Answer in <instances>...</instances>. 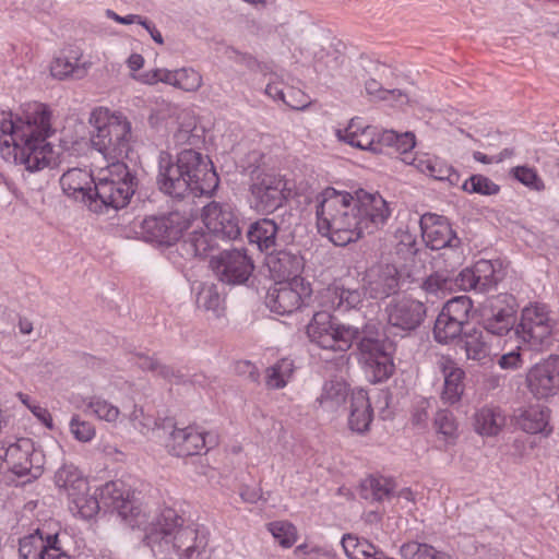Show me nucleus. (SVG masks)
Listing matches in <instances>:
<instances>
[{
    "label": "nucleus",
    "instance_id": "f257e3e1",
    "mask_svg": "<svg viewBox=\"0 0 559 559\" xmlns=\"http://www.w3.org/2000/svg\"><path fill=\"white\" fill-rule=\"evenodd\" d=\"M55 132L52 110L46 104L32 103L21 114H2L0 156L32 174L58 166L60 154L49 141Z\"/></svg>",
    "mask_w": 559,
    "mask_h": 559
},
{
    "label": "nucleus",
    "instance_id": "f03ea898",
    "mask_svg": "<svg viewBox=\"0 0 559 559\" xmlns=\"http://www.w3.org/2000/svg\"><path fill=\"white\" fill-rule=\"evenodd\" d=\"M157 183L162 191L174 198L210 195L219 179L212 160L193 148L178 153L176 162L167 154L159 157Z\"/></svg>",
    "mask_w": 559,
    "mask_h": 559
},
{
    "label": "nucleus",
    "instance_id": "7ed1b4c3",
    "mask_svg": "<svg viewBox=\"0 0 559 559\" xmlns=\"http://www.w3.org/2000/svg\"><path fill=\"white\" fill-rule=\"evenodd\" d=\"M144 540L156 556L175 554L179 559L198 558L206 547L205 535L192 525H186L176 511L166 509L154 521L141 527Z\"/></svg>",
    "mask_w": 559,
    "mask_h": 559
},
{
    "label": "nucleus",
    "instance_id": "20e7f679",
    "mask_svg": "<svg viewBox=\"0 0 559 559\" xmlns=\"http://www.w3.org/2000/svg\"><path fill=\"white\" fill-rule=\"evenodd\" d=\"M317 226L336 246L360 239L355 193L329 187L316 195Z\"/></svg>",
    "mask_w": 559,
    "mask_h": 559
},
{
    "label": "nucleus",
    "instance_id": "39448f33",
    "mask_svg": "<svg viewBox=\"0 0 559 559\" xmlns=\"http://www.w3.org/2000/svg\"><path fill=\"white\" fill-rule=\"evenodd\" d=\"M90 143L105 159L122 162L132 143V123L119 110L105 106L94 108L88 116Z\"/></svg>",
    "mask_w": 559,
    "mask_h": 559
},
{
    "label": "nucleus",
    "instance_id": "423d86ee",
    "mask_svg": "<svg viewBox=\"0 0 559 559\" xmlns=\"http://www.w3.org/2000/svg\"><path fill=\"white\" fill-rule=\"evenodd\" d=\"M311 344L335 354L346 353L358 340L360 330L352 324L341 322L326 311L313 314L306 328Z\"/></svg>",
    "mask_w": 559,
    "mask_h": 559
},
{
    "label": "nucleus",
    "instance_id": "0eeeda50",
    "mask_svg": "<svg viewBox=\"0 0 559 559\" xmlns=\"http://www.w3.org/2000/svg\"><path fill=\"white\" fill-rule=\"evenodd\" d=\"M94 189L103 205L122 209L134 193V177L123 162H111L99 170Z\"/></svg>",
    "mask_w": 559,
    "mask_h": 559
},
{
    "label": "nucleus",
    "instance_id": "6e6552de",
    "mask_svg": "<svg viewBox=\"0 0 559 559\" xmlns=\"http://www.w3.org/2000/svg\"><path fill=\"white\" fill-rule=\"evenodd\" d=\"M368 326L358 343L359 361L371 383L386 381L394 371L392 344L384 338L368 334Z\"/></svg>",
    "mask_w": 559,
    "mask_h": 559
},
{
    "label": "nucleus",
    "instance_id": "1a4fd4ad",
    "mask_svg": "<svg viewBox=\"0 0 559 559\" xmlns=\"http://www.w3.org/2000/svg\"><path fill=\"white\" fill-rule=\"evenodd\" d=\"M290 193L288 181L275 173L259 174L250 186V206L259 213H273Z\"/></svg>",
    "mask_w": 559,
    "mask_h": 559
},
{
    "label": "nucleus",
    "instance_id": "9d476101",
    "mask_svg": "<svg viewBox=\"0 0 559 559\" xmlns=\"http://www.w3.org/2000/svg\"><path fill=\"white\" fill-rule=\"evenodd\" d=\"M472 309L473 301L468 296H457L448 300L436 319L435 340L440 344H449L462 335Z\"/></svg>",
    "mask_w": 559,
    "mask_h": 559
},
{
    "label": "nucleus",
    "instance_id": "9b49d317",
    "mask_svg": "<svg viewBox=\"0 0 559 559\" xmlns=\"http://www.w3.org/2000/svg\"><path fill=\"white\" fill-rule=\"evenodd\" d=\"M104 503L115 509L132 528H141L147 523V514L134 498V492L121 480L108 481L99 489Z\"/></svg>",
    "mask_w": 559,
    "mask_h": 559
},
{
    "label": "nucleus",
    "instance_id": "f8f14e48",
    "mask_svg": "<svg viewBox=\"0 0 559 559\" xmlns=\"http://www.w3.org/2000/svg\"><path fill=\"white\" fill-rule=\"evenodd\" d=\"M311 293L310 284L304 277L294 275L290 280L275 284L267 294L266 305L272 312L289 314L300 309Z\"/></svg>",
    "mask_w": 559,
    "mask_h": 559
},
{
    "label": "nucleus",
    "instance_id": "ddd939ff",
    "mask_svg": "<svg viewBox=\"0 0 559 559\" xmlns=\"http://www.w3.org/2000/svg\"><path fill=\"white\" fill-rule=\"evenodd\" d=\"M358 207V225L360 238L364 234H373L381 229L391 216V209L378 192L358 190L355 192Z\"/></svg>",
    "mask_w": 559,
    "mask_h": 559
},
{
    "label": "nucleus",
    "instance_id": "4468645a",
    "mask_svg": "<svg viewBox=\"0 0 559 559\" xmlns=\"http://www.w3.org/2000/svg\"><path fill=\"white\" fill-rule=\"evenodd\" d=\"M5 462L15 475L37 478L43 473L45 455L31 439L22 438L7 448Z\"/></svg>",
    "mask_w": 559,
    "mask_h": 559
},
{
    "label": "nucleus",
    "instance_id": "2eb2a0df",
    "mask_svg": "<svg viewBox=\"0 0 559 559\" xmlns=\"http://www.w3.org/2000/svg\"><path fill=\"white\" fill-rule=\"evenodd\" d=\"M201 216L211 234L229 240L240 236V221L233 205L213 201L203 207Z\"/></svg>",
    "mask_w": 559,
    "mask_h": 559
},
{
    "label": "nucleus",
    "instance_id": "dca6fc26",
    "mask_svg": "<svg viewBox=\"0 0 559 559\" xmlns=\"http://www.w3.org/2000/svg\"><path fill=\"white\" fill-rule=\"evenodd\" d=\"M526 385L536 399H548L559 392V355L551 354L536 362L526 374Z\"/></svg>",
    "mask_w": 559,
    "mask_h": 559
},
{
    "label": "nucleus",
    "instance_id": "f3484780",
    "mask_svg": "<svg viewBox=\"0 0 559 559\" xmlns=\"http://www.w3.org/2000/svg\"><path fill=\"white\" fill-rule=\"evenodd\" d=\"M385 312L390 326L401 332H412L424 322L427 309L424 302L417 299L399 297L389 302Z\"/></svg>",
    "mask_w": 559,
    "mask_h": 559
},
{
    "label": "nucleus",
    "instance_id": "a211bd4d",
    "mask_svg": "<svg viewBox=\"0 0 559 559\" xmlns=\"http://www.w3.org/2000/svg\"><path fill=\"white\" fill-rule=\"evenodd\" d=\"M140 227L141 236L146 241L171 246L180 239L187 226L178 213H171L167 216L144 218Z\"/></svg>",
    "mask_w": 559,
    "mask_h": 559
},
{
    "label": "nucleus",
    "instance_id": "6ab92c4d",
    "mask_svg": "<svg viewBox=\"0 0 559 559\" xmlns=\"http://www.w3.org/2000/svg\"><path fill=\"white\" fill-rule=\"evenodd\" d=\"M551 324L546 305L526 307V350L542 352L552 344Z\"/></svg>",
    "mask_w": 559,
    "mask_h": 559
},
{
    "label": "nucleus",
    "instance_id": "aec40b11",
    "mask_svg": "<svg viewBox=\"0 0 559 559\" xmlns=\"http://www.w3.org/2000/svg\"><path fill=\"white\" fill-rule=\"evenodd\" d=\"M334 135L338 141L353 147L372 153H382V130L367 124L360 118H353L345 128H336Z\"/></svg>",
    "mask_w": 559,
    "mask_h": 559
},
{
    "label": "nucleus",
    "instance_id": "412c9836",
    "mask_svg": "<svg viewBox=\"0 0 559 559\" xmlns=\"http://www.w3.org/2000/svg\"><path fill=\"white\" fill-rule=\"evenodd\" d=\"M437 366L443 377L441 401L447 405L457 404L465 391V370L450 355H441Z\"/></svg>",
    "mask_w": 559,
    "mask_h": 559
},
{
    "label": "nucleus",
    "instance_id": "4be33fe9",
    "mask_svg": "<svg viewBox=\"0 0 559 559\" xmlns=\"http://www.w3.org/2000/svg\"><path fill=\"white\" fill-rule=\"evenodd\" d=\"M213 267L221 281L228 284L245 283L253 271L251 260L240 250L222 252L213 261Z\"/></svg>",
    "mask_w": 559,
    "mask_h": 559
},
{
    "label": "nucleus",
    "instance_id": "5701e85b",
    "mask_svg": "<svg viewBox=\"0 0 559 559\" xmlns=\"http://www.w3.org/2000/svg\"><path fill=\"white\" fill-rule=\"evenodd\" d=\"M491 316L485 319L487 333L503 335L515 324L518 305L512 296H498L490 300Z\"/></svg>",
    "mask_w": 559,
    "mask_h": 559
},
{
    "label": "nucleus",
    "instance_id": "b1692460",
    "mask_svg": "<svg viewBox=\"0 0 559 559\" xmlns=\"http://www.w3.org/2000/svg\"><path fill=\"white\" fill-rule=\"evenodd\" d=\"M95 183L96 180L86 168H71L60 178V186L64 194L74 200L90 203V205L97 202L96 199H93Z\"/></svg>",
    "mask_w": 559,
    "mask_h": 559
},
{
    "label": "nucleus",
    "instance_id": "393cba45",
    "mask_svg": "<svg viewBox=\"0 0 559 559\" xmlns=\"http://www.w3.org/2000/svg\"><path fill=\"white\" fill-rule=\"evenodd\" d=\"M167 447L177 456L198 455L206 451V433L194 426L175 428L170 433Z\"/></svg>",
    "mask_w": 559,
    "mask_h": 559
},
{
    "label": "nucleus",
    "instance_id": "a878e982",
    "mask_svg": "<svg viewBox=\"0 0 559 559\" xmlns=\"http://www.w3.org/2000/svg\"><path fill=\"white\" fill-rule=\"evenodd\" d=\"M420 229L425 243L432 250L451 246L455 239L454 231L443 216L427 213L420 217Z\"/></svg>",
    "mask_w": 559,
    "mask_h": 559
},
{
    "label": "nucleus",
    "instance_id": "bb28decb",
    "mask_svg": "<svg viewBox=\"0 0 559 559\" xmlns=\"http://www.w3.org/2000/svg\"><path fill=\"white\" fill-rule=\"evenodd\" d=\"M58 535L44 536L40 530L20 540L19 551L23 559H59Z\"/></svg>",
    "mask_w": 559,
    "mask_h": 559
},
{
    "label": "nucleus",
    "instance_id": "cd10ccee",
    "mask_svg": "<svg viewBox=\"0 0 559 559\" xmlns=\"http://www.w3.org/2000/svg\"><path fill=\"white\" fill-rule=\"evenodd\" d=\"M373 418L368 393L362 389L350 392L348 427L352 431L362 433L367 431Z\"/></svg>",
    "mask_w": 559,
    "mask_h": 559
},
{
    "label": "nucleus",
    "instance_id": "c85d7f7f",
    "mask_svg": "<svg viewBox=\"0 0 559 559\" xmlns=\"http://www.w3.org/2000/svg\"><path fill=\"white\" fill-rule=\"evenodd\" d=\"M403 163L414 166L418 171L436 179L453 181L456 174L445 160L428 153H418L415 156L403 157Z\"/></svg>",
    "mask_w": 559,
    "mask_h": 559
},
{
    "label": "nucleus",
    "instance_id": "c756f323",
    "mask_svg": "<svg viewBox=\"0 0 559 559\" xmlns=\"http://www.w3.org/2000/svg\"><path fill=\"white\" fill-rule=\"evenodd\" d=\"M176 145L199 147L204 142V129L199 126L194 114L185 109L173 129Z\"/></svg>",
    "mask_w": 559,
    "mask_h": 559
},
{
    "label": "nucleus",
    "instance_id": "7c9ffc66",
    "mask_svg": "<svg viewBox=\"0 0 559 559\" xmlns=\"http://www.w3.org/2000/svg\"><path fill=\"white\" fill-rule=\"evenodd\" d=\"M53 484L68 499L88 489L86 477L73 464L61 465L53 475Z\"/></svg>",
    "mask_w": 559,
    "mask_h": 559
},
{
    "label": "nucleus",
    "instance_id": "2f4dec72",
    "mask_svg": "<svg viewBox=\"0 0 559 559\" xmlns=\"http://www.w3.org/2000/svg\"><path fill=\"white\" fill-rule=\"evenodd\" d=\"M348 384L343 380H331L323 384L321 394L317 397L318 407L328 414L337 413L350 397Z\"/></svg>",
    "mask_w": 559,
    "mask_h": 559
},
{
    "label": "nucleus",
    "instance_id": "473e14b6",
    "mask_svg": "<svg viewBox=\"0 0 559 559\" xmlns=\"http://www.w3.org/2000/svg\"><path fill=\"white\" fill-rule=\"evenodd\" d=\"M400 286L397 271L392 265L368 274L366 292L371 298H383L394 293Z\"/></svg>",
    "mask_w": 559,
    "mask_h": 559
},
{
    "label": "nucleus",
    "instance_id": "72a5a7b5",
    "mask_svg": "<svg viewBox=\"0 0 559 559\" xmlns=\"http://www.w3.org/2000/svg\"><path fill=\"white\" fill-rule=\"evenodd\" d=\"M84 403L88 414L96 420L106 423L111 427H118L124 418L118 405L100 395L88 396L84 400Z\"/></svg>",
    "mask_w": 559,
    "mask_h": 559
},
{
    "label": "nucleus",
    "instance_id": "f704fd0d",
    "mask_svg": "<svg viewBox=\"0 0 559 559\" xmlns=\"http://www.w3.org/2000/svg\"><path fill=\"white\" fill-rule=\"evenodd\" d=\"M461 348L465 352L466 359L483 361L489 357L490 344L487 333L481 329L473 328L462 334Z\"/></svg>",
    "mask_w": 559,
    "mask_h": 559
},
{
    "label": "nucleus",
    "instance_id": "c9c22d12",
    "mask_svg": "<svg viewBox=\"0 0 559 559\" xmlns=\"http://www.w3.org/2000/svg\"><path fill=\"white\" fill-rule=\"evenodd\" d=\"M368 295L366 287L364 290L350 289L340 285L328 287L325 292L326 302L336 310L347 311L361 305L364 296Z\"/></svg>",
    "mask_w": 559,
    "mask_h": 559
},
{
    "label": "nucleus",
    "instance_id": "e433bc0d",
    "mask_svg": "<svg viewBox=\"0 0 559 559\" xmlns=\"http://www.w3.org/2000/svg\"><path fill=\"white\" fill-rule=\"evenodd\" d=\"M265 264L276 283L290 280L300 269L299 260L285 251L267 254Z\"/></svg>",
    "mask_w": 559,
    "mask_h": 559
},
{
    "label": "nucleus",
    "instance_id": "4c0bfd02",
    "mask_svg": "<svg viewBox=\"0 0 559 559\" xmlns=\"http://www.w3.org/2000/svg\"><path fill=\"white\" fill-rule=\"evenodd\" d=\"M80 52H75L72 58L64 56L56 57L50 63V74L57 80H64L70 76L82 79L85 76L91 63H80Z\"/></svg>",
    "mask_w": 559,
    "mask_h": 559
},
{
    "label": "nucleus",
    "instance_id": "58836bf2",
    "mask_svg": "<svg viewBox=\"0 0 559 559\" xmlns=\"http://www.w3.org/2000/svg\"><path fill=\"white\" fill-rule=\"evenodd\" d=\"M433 429L437 440L444 448L454 445L459 439V424L452 412L439 409L433 418Z\"/></svg>",
    "mask_w": 559,
    "mask_h": 559
},
{
    "label": "nucleus",
    "instance_id": "ea45409f",
    "mask_svg": "<svg viewBox=\"0 0 559 559\" xmlns=\"http://www.w3.org/2000/svg\"><path fill=\"white\" fill-rule=\"evenodd\" d=\"M474 429L483 437L497 436L504 426L501 412L492 407H483L474 415Z\"/></svg>",
    "mask_w": 559,
    "mask_h": 559
},
{
    "label": "nucleus",
    "instance_id": "a19ab883",
    "mask_svg": "<svg viewBox=\"0 0 559 559\" xmlns=\"http://www.w3.org/2000/svg\"><path fill=\"white\" fill-rule=\"evenodd\" d=\"M68 502L71 513L83 520L95 518L100 510L98 493L97 491L91 492L90 487L83 492L70 497Z\"/></svg>",
    "mask_w": 559,
    "mask_h": 559
},
{
    "label": "nucleus",
    "instance_id": "79ce46f5",
    "mask_svg": "<svg viewBox=\"0 0 559 559\" xmlns=\"http://www.w3.org/2000/svg\"><path fill=\"white\" fill-rule=\"evenodd\" d=\"M167 85L187 93H194L202 87L203 76L191 67H182L169 70Z\"/></svg>",
    "mask_w": 559,
    "mask_h": 559
},
{
    "label": "nucleus",
    "instance_id": "37998d69",
    "mask_svg": "<svg viewBox=\"0 0 559 559\" xmlns=\"http://www.w3.org/2000/svg\"><path fill=\"white\" fill-rule=\"evenodd\" d=\"M341 545L348 559H378L379 548L364 537L344 534Z\"/></svg>",
    "mask_w": 559,
    "mask_h": 559
},
{
    "label": "nucleus",
    "instance_id": "c03bdc74",
    "mask_svg": "<svg viewBox=\"0 0 559 559\" xmlns=\"http://www.w3.org/2000/svg\"><path fill=\"white\" fill-rule=\"evenodd\" d=\"M276 235L277 225L269 218L254 223L248 233L250 242L255 243L261 251L269 250L275 246Z\"/></svg>",
    "mask_w": 559,
    "mask_h": 559
},
{
    "label": "nucleus",
    "instance_id": "a18cd8bd",
    "mask_svg": "<svg viewBox=\"0 0 559 559\" xmlns=\"http://www.w3.org/2000/svg\"><path fill=\"white\" fill-rule=\"evenodd\" d=\"M420 288L428 298L441 299L454 292V280L448 272H435L421 282Z\"/></svg>",
    "mask_w": 559,
    "mask_h": 559
},
{
    "label": "nucleus",
    "instance_id": "49530a36",
    "mask_svg": "<svg viewBox=\"0 0 559 559\" xmlns=\"http://www.w3.org/2000/svg\"><path fill=\"white\" fill-rule=\"evenodd\" d=\"M183 110L169 102H160L153 108L148 122L157 130L174 129Z\"/></svg>",
    "mask_w": 559,
    "mask_h": 559
},
{
    "label": "nucleus",
    "instance_id": "de8ad7c7",
    "mask_svg": "<svg viewBox=\"0 0 559 559\" xmlns=\"http://www.w3.org/2000/svg\"><path fill=\"white\" fill-rule=\"evenodd\" d=\"M550 411L543 404L531 406L526 411V433L539 435L542 438H547L552 428L549 426Z\"/></svg>",
    "mask_w": 559,
    "mask_h": 559
},
{
    "label": "nucleus",
    "instance_id": "09e8293b",
    "mask_svg": "<svg viewBox=\"0 0 559 559\" xmlns=\"http://www.w3.org/2000/svg\"><path fill=\"white\" fill-rule=\"evenodd\" d=\"M224 300L213 283H203L197 295L198 308L212 312L214 317H221L224 312Z\"/></svg>",
    "mask_w": 559,
    "mask_h": 559
},
{
    "label": "nucleus",
    "instance_id": "8fccbe9b",
    "mask_svg": "<svg viewBox=\"0 0 559 559\" xmlns=\"http://www.w3.org/2000/svg\"><path fill=\"white\" fill-rule=\"evenodd\" d=\"M295 370L294 361L289 358H282L265 370V383L270 389H282L293 378Z\"/></svg>",
    "mask_w": 559,
    "mask_h": 559
},
{
    "label": "nucleus",
    "instance_id": "3c124183",
    "mask_svg": "<svg viewBox=\"0 0 559 559\" xmlns=\"http://www.w3.org/2000/svg\"><path fill=\"white\" fill-rule=\"evenodd\" d=\"M381 141L382 152L385 148L392 147L402 155V160L405 156H412L409 152L416 145L415 135L412 132L399 134L393 130H382Z\"/></svg>",
    "mask_w": 559,
    "mask_h": 559
},
{
    "label": "nucleus",
    "instance_id": "603ef678",
    "mask_svg": "<svg viewBox=\"0 0 559 559\" xmlns=\"http://www.w3.org/2000/svg\"><path fill=\"white\" fill-rule=\"evenodd\" d=\"M266 530L283 548H290L298 539L297 527L285 520L270 522Z\"/></svg>",
    "mask_w": 559,
    "mask_h": 559
},
{
    "label": "nucleus",
    "instance_id": "864d4df0",
    "mask_svg": "<svg viewBox=\"0 0 559 559\" xmlns=\"http://www.w3.org/2000/svg\"><path fill=\"white\" fill-rule=\"evenodd\" d=\"M211 246V239L207 235L193 231L181 243V251L187 258L202 257L209 252Z\"/></svg>",
    "mask_w": 559,
    "mask_h": 559
},
{
    "label": "nucleus",
    "instance_id": "5fc2aeb1",
    "mask_svg": "<svg viewBox=\"0 0 559 559\" xmlns=\"http://www.w3.org/2000/svg\"><path fill=\"white\" fill-rule=\"evenodd\" d=\"M478 290L485 292L492 288L499 281L493 264L489 260H479L474 265Z\"/></svg>",
    "mask_w": 559,
    "mask_h": 559
},
{
    "label": "nucleus",
    "instance_id": "6e6d98bb",
    "mask_svg": "<svg viewBox=\"0 0 559 559\" xmlns=\"http://www.w3.org/2000/svg\"><path fill=\"white\" fill-rule=\"evenodd\" d=\"M69 430L72 437L82 443H90L96 437V427L90 420L74 414L69 421Z\"/></svg>",
    "mask_w": 559,
    "mask_h": 559
},
{
    "label": "nucleus",
    "instance_id": "4d7b16f0",
    "mask_svg": "<svg viewBox=\"0 0 559 559\" xmlns=\"http://www.w3.org/2000/svg\"><path fill=\"white\" fill-rule=\"evenodd\" d=\"M462 188L467 193L480 195H495L500 191V187L484 175L471 176L464 181Z\"/></svg>",
    "mask_w": 559,
    "mask_h": 559
},
{
    "label": "nucleus",
    "instance_id": "13d9d810",
    "mask_svg": "<svg viewBox=\"0 0 559 559\" xmlns=\"http://www.w3.org/2000/svg\"><path fill=\"white\" fill-rule=\"evenodd\" d=\"M294 555L297 559H337L332 547L307 542L298 545L294 550Z\"/></svg>",
    "mask_w": 559,
    "mask_h": 559
},
{
    "label": "nucleus",
    "instance_id": "bf43d9fd",
    "mask_svg": "<svg viewBox=\"0 0 559 559\" xmlns=\"http://www.w3.org/2000/svg\"><path fill=\"white\" fill-rule=\"evenodd\" d=\"M129 425L140 433L146 436L154 428L155 421L151 416L144 414L143 408L136 405L124 416Z\"/></svg>",
    "mask_w": 559,
    "mask_h": 559
},
{
    "label": "nucleus",
    "instance_id": "052dcab7",
    "mask_svg": "<svg viewBox=\"0 0 559 559\" xmlns=\"http://www.w3.org/2000/svg\"><path fill=\"white\" fill-rule=\"evenodd\" d=\"M283 104L294 110H305L311 104V98L304 91L296 87H287L285 90Z\"/></svg>",
    "mask_w": 559,
    "mask_h": 559
},
{
    "label": "nucleus",
    "instance_id": "680f3d73",
    "mask_svg": "<svg viewBox=\"0 0 559 559\" xmlns=\"http://www.w3.org/2000/svg\"><path fill=\"white\" fill-rule=\"evenodd\" d=\"M430 546L427 543L406 542L401 545L400 555L403 559H425L430 551Z\"/></svg>",
    "mask_w": 559,
    "mask_h": 559
},
{
    "label": "nucleus",
    "instance_id": "e2e57ef3",
    "mask_svg": "<svg viewBox=\"0 0 559 559\" xmlns=\"http://www.w3.org/2000/svg\"><path fill=\"white\" fill-rule=\"evenodd\" d=\"M168 72L169 69L166 68L151 69L140 73L139 75H134V80L145 85H156L157 83L167 84Z\"/></svg>",
    "mask_w": 559,
    "mask_h": 559
},
{
    "label": "nucleus",
    "instance_id": "0e129e2a",
    "mask_svg": "<svg viewBox=\"0 0 559 559\" xmlns=\"http://www.w3.org/2000/svg\"><path fill=\"white\" fill-rule=\"evenodd\" d=\"M453 280H454V292L457 289H460V290L477 289L478 290V284L476 282V275H475L473 266L462 270L459 273V275Z\"/></svg>",
    "mask_w": 559,
    "mask_h": 559
},
{
    "label": "nucleus",
    "instance_id": "69168bd1",
    "mask_svg": "<svg viewBox=\"0 0 559 559\" xmlns=\"http://www.w3.org/2000/svg\"><path fill=\"white\" fill-rule=\"evenodd\" d=\"M314 62L318 71L333 70L338 66V58L335 52L320 49L314 53Z\"/></svg>",
    "mask_w": 559,
    "mask_h": 559
},
{
    "label": "nucleus",
    "instance_id": "338daca9",
    "mask_svg": "<svg viewBox=\"0 0 559 559\" xmlns=\"http://www.w3.org/2000/svg\"><path fill=\"white\" fill-rule=\"evenodd\" d=\"M366 91L369 95H373L381 99H389L390 97L399 96L405 97L400 91L383 90L376 80H369L366 82Z\"/></svg>",
    "mask_w": 559,
    "mask_h": 559
},
{
    "label": "nucleus",
    "instance_id": "774afa93",
    "mask_svg": "<svg viewBox=\"0 0 559 559\" xmlns=\"http://www.w3.org/2000/svg\"><path fill=\"white\" fill-rule=\"evenodd\" d=\"M521 344H519L514 350L502 355L498 364L502 369H515L521 366Z\"/></svg>",
    "mask_w": 559,
    "mask_h": 559
}]
</instances>
